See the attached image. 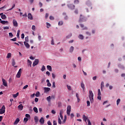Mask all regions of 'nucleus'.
I'll return each mask as SVG.
<instances>
[{"mask_svg": "<svg viewBox=\"0 0 125 125\" xmlns=\"http://www.w3.org/2000/svg\"><path fill=\"white\" fill-rule=\"evenodd\" d=\"M94 96V95L93 94V92H92V91L89 90L88 97H89V100L90 101V103H91V104L93 103V102L94 101V100L93 99Z\"/></svg>", "mask_w": 125, "mask_h": 125, "instance_id": "1", "label": "nucleus"}, {"mask_svg": "<svg viewBox=\"0 0 125 125\" xmlns=\"http://www.w3.org/2000/svg\"><path fill=\"white\" fill-rule=\"evenodd\" d=\"M5 113V106L4 105H2L1 108L0 109V114L2 115Z\"/></svg>", "mask_w": 125, "mask_h": 125, "instance_id": "2", "label": "nucleus"}, {"mask_svg": "<svg viewBox=\"0 0 125 125\" xmlns=\"http://www.w3.org/2000/svg\"><path fill=\"white\" fill-rule=\"evenodd\" d=\"M71 109H72V107H71V105H68L67 107V110H66V114L67 116H70Z\"/></svg>", "mask_w": 125, "mask_h": 125, "instance_id": "3", "label": "nucleus"}, {"mask_svg": "<svg viewBox=\"0 0 125 125\" xmlns=\"http://www.w3.org/2000/svg\"><path fill=\"white\" fill-rule=\"evenodd\" d=\"M21 74H22V69L20 68L16 75L17 78H20Z\"/></svg>", "mask_w": 125, "mask_h": 125, "instance_id": "4", "label": "nucleus"}, {"mask_svg": "<svg viewBox=\"0 0 125 125\" xmlns=\"http://www.w3.org/2000/svg\"><path fill=\"white\" fill-rule=\"evenodd\" d=\"M83 121H84L86 124H87V123L86 121H88V120H89V119H88V117L85 116V115L84 114L83 115Z\"/></svg>", "mask_w": 125, "mask_h": 125, "instance_id": "5", "label": "nucleus"}, {"mask_svg": "<svg viewBox=\"0 0 125 125\" xmlns=\"http://www.w3.org/2000/svg\"><path fill=\"white\" fill-rule=\"evenodd\" d=\"M39 59H35L33 63V67H35V66H37V65L39 64Z\"/></svg>", "mask_w": 125, "mask_h": 125, "instance_id": "6", "label": "nucleus"}, {"mask_svg": "<svg viewBox=\"0 0 125 125\" xmlns=\"http://www.w3.org/2000/svg\"><path fill=\"white\" fill-rule=\"evenodd\" d=\"M13 25L14 27H18V22H17L16 20H13Z\"/></svg>", "mask_w": 125, "mask_h": 125, "instance_id": "7", "label": "nucleus"}, {"mask_svg": "<svg viewBox=\"0 0 125 125\" xmlns=\"http://www.w3.org/2000/svg\"><path fill=\"white\" fill-rule=\"evenodd\" d=\"M81 86L83 91V92H84V91H85V87L84 86V83H83V82H82L81 83Z\"/></svg>", "mask_w": 125, "mask_h": 125, "instance_id": "8", "label": "nucleus"}, {"mask_svg": "<svg viewBox=\"0 0 125 125\" xmlns=\"http://www.w3.org/2000/svg\"><path fill=\"white\" fill-rule=\"evenodd\" d=\"M67 6L69 9H75V6L74 4H68Z\"/></svg>", "mask_w": 125, "mask_h": 125, "instance_id": "9", "label": "nucleus"}, {"mask_svg": "<svg viewBox=\"0 0 125 125\" xmlns=\"http://www.w3.org/2000/svg\"><path fill=\"white\" fill-rule=\"evenodd\" d=\"M83 19H84V17L82 15H81L79 21V23H81V22H83Z\"/></svg>", "mask_w": 125, "mask_h": 125, "instance_id": "10", "label": "nucleus"}, {"mask_svg": "<svg viewBox=\"0 0 125 125\" xmlns=\"http://www.w3.org/2000/svg\"><path fill=\"white\" fill-rule=\"evenodd\" d=\"M39 122L41 125H43L44 124V119H43V117H42L39 120Z\"/></svg>", "mask_w": 125, "mask_h": 125, "instance_id": "11", "label": "nucleus"}, {"mask_svg": "<svg viewBox=\"0 0 125 125\" xmlns=\"http://www.w3.org/2000/svg\"><path fill=\"white\" fill-rule=\"evenodd\" d=\"M15 64H16V63L15 62V60L13 59L12 62V66H13V67H15V68H17L18 66L15 65Z\"/></svg>", "mask_w": 125, "mask_h": 125, "instance_id": "12", "label": "nucleus"}, {"mask_svg": "<svg viewBox=\"0 0 125 125\" xmlns=\"http://www.w3.org/2000/svg\"><path fill=\"white\" fill-rule=\"evenodd\" d=\"M44 90L45 93H47L49 91H50V88L49 87H44Z\"/></svg>", "mask_w": 125, "mask_h": 125, "instance_id": "13", "label": "nucleus"}, {"mask_svg": "<svg viewBox=\"0 0 125 125\" xmlns=\"http://www.w3.org/2000/svg\"><path fill=\"white\" fill-rule=\"evenodd\" d=\"M28 19H30V20H33V16H32V14H31V13H28Z\"/></svg>", "mask_w": 125, "mask_h": 125, "instance_id": "14", "label": "nucleus"}, {"mask_svg": "<svg viewBox=\"0 0 125 125\" xmlns=\"http://www.w3.org/2000/svg\"><path fill=\"white\" fill-rule=\"evenodd\" d=\"M2 82L3 83V85L4 86H6L7 85V83H6V81H5L4 79H2Z\"/></svg>", "mask_w": 125, "mask_h": 125, "instance_id": "15", "label": "nucleus"}, {"mask_svg": "<svg viewBox=\"0 0 125 125\" xmlns=\"http://www.w3.org/2000/svg\"><path fill=\"white\" fill-rule=\"evenodd\" d=\"M24 45H25V46L27 48H30V44H29V43H28L27 42H24Z\"/></svg>", "mask_w": 125, "mask_h": 125, "instance_id": "16", "label": "nucleus"}, {"mask_svg": "<svg viewBox=\"0 0 125 125\" xmlns=\"http://www.w3.org/2000/svg\"><path fill=\"white\" fill-rule=\"evenodd\" d=\"M1 24H3V25H5V24H6L7 25L8 24V21H1Z\"/></svg>", "mask_w": 125, "mask_h": 125, "instance_id": "17", "label": "nucleus"}, {"mask_svg": "<svg viewBox=\"0 0 125 125\" xmlns=\"http://www.w3.org/2000/svg\"><path fill=\"white\" fill-rule=\"evenodd\" d=\"M19 122H20V119H19V118H17L14 123V125H17Z\"/></svg>", "mask_w": 125, "mask_h": 125, "instance_id": "18", "label": "nucleus"}, {"mask_svg": "<svg viewBox=\"0 0 125 125\" xmlns=\"http://www.w3.org/2000/svg\"><path fill=\"white\" fill-rule=\"evenodd\" d=\"M47 69L50 72H51L52 71V67H51V66L50 65H47Z\"/></svg>", "mask_w": 125, "mask_h": 125, "instance_id": "19", "label": "nucleus"}, {"mask_svg": "<svg viewBox=\"0 0 125 125\" xmlns=\"http://www.w3.org/2000/svg\"><path fill=\"white\" fill-rule=\"evenodd\" d=\"M18 108L19 109V110H23V105L22 104H20L18 106Z\"/></svg>", "mask_w": 125, "mask_h": 125, "instance_id": "20", "label": "nucleus"}, {"mask_svg": "<svg viewBox=\"0 0 125 125\" xmlns=\"http://www.w3.org/2000/svg\"><path fill=\"white\" fill-rule=\"evenodd\" d=\"M34 121L36 124H37V123H39V118H38V116H35L34 117Z\"/></svg>", "mask_w": 125, "mask_h": 125, "instance_id": "21", "label": "nucleus"}, {"mask_svg": "<svg viewBox=\"0 0 125 125\" xmlns=\"http://www.w3.org/2000/svg\"><path fill=\"white\" fill-rule=\"evenodd\" d=\"M103 87H104V82H102L101 84V90H103Z\"/></svg>", "mask_w": 125, "mask_h": 125, "instance_id": "22", "label": "nucleus"}, {"mask_svg": "<svg viewBox=\"0 0 125 125\" xmlns=\"http://www.w3.org/2000/svg\"><path fill=\"white\" fill-rule=\"evenodd\" d=\"M1 18L3 20H5V19L6 18V16L5 15H2L1 16Z\"/></svg>", "mask_w": 125, "mask_h": 125, "instance_id": "23", "label": "nucleus"}, {"mask_svg": "<svg viewBox=\"0 0 125 125\" xmlns=\"http://www.w3.org/2000/svg\"><path fill=\"white\" fill-rule=\"evenodd\" d=\"M74 46H71L69 49L70 52H73V51H74Z\"/></svg>", "mask_w": 125, "mask_h": 125, "instance_id": "24", "label": "nucleus"}, {"mask_svg": "<svg viewBox=\"0 0 125 125\" xmlns=\"http://www.w3.org/2000/svg\"><path fill=\"white\" fill-rule=\"evenodd\" d=\"M33 111H34L35 113H38V108H37V107L36 106H34L33 108Z\"/></svg>", "mask_w": 125, "mask_h": 125, "instance_id": "25", "label": "nucleus"}, {"mask_svg": "<svg viewBox=\"0 0 125 125\" xmlns=\"http://www.w3.org/2000/svg\"><path fill=\"white\" fill-rule=\"evenodd\" d=\"M18 95H19V92L17 93L16 94H13V97H14V98H16V97H17V96H18Z\"/></svg>", "mask_w": 125, "mask_h": 125, "instance_id": "26", "label": "nucleus"}, {"mask_svg": "<svg viewBox=\"0 0 125 125\" xmlns=\"http://www.w3.org/2000/svg\"><path fill=\"white\" fill-rule=\"evenodd\" d=\"M46 99L48 102H50V100H51V97L49 96L46 98Z\"/></svg>", "mask_w": 125, "mask_h": 125, "instance_id": "27", "label": "nucleus"}, {"mask_svg": "<svg viewBox=\"0 0 125 125\" xmlns=\"http://www.w3.org/2000/svg\"><path fill=\"white\" fill-rule=\"evenodd\" d=\"M27 62L28 63V66L32 67V62H31L29 60H28Z\"/></svg>", "mask_w": 125, "mask_h": 125, "instance_id": "28", "label": "nucleus"}, {"mask_svg": "<svg viewBox=\"0 0 125 125\" xmlns=\"http://www.w3.org/2000/svg\"><path fill=\"white\" fill-rule=\"evenodd\" d=\"M15 7V4L14 3L11 7V8L9 9L8 10H7V11H9V10H12L13 8Z\"/></svg>", "mask_w": 125, "mask_h": 125, "instance_id": "29", "label": "nucleus"}, {"mask_svg": "<svg viewBox=\"0 0 125 125\" xmlns=\"http://www.w3.org/2000/svg\"><path fill=\"white\" fill-rule=\"evenodd\" d=\"M118 67L120 68V69H125V66L121 64H118Z\"/></svg>", "mask_w": 125, "mask_h": 125, "instance_id": "30", "label": "nucleus"}, {"mask_svg": "<svg viewBox=\"0 0 125 125\" xmlns=\"http://www.w3.org/2000/svg\"><path fill=\"white\" fill-rule=\"evenodd\" d=\"M78 38L80 40H83V35H79V36H78Z\"/></svg>", "mask_w": 125, "mask_h": 125, "instance_id": "31", "label": "nucleus"}, {"mask_svg": "<svg viewBox=\"0 0 125 125\" xmlns=\"http://www.w3.org/2000/svg\"><path fill=\"white\" fill-rule=\"evenodd\" d=\"M25 41L26 42H29V37L28 36H27L25 38Z\"/></svg>", "mask_w": 125, "mask_h": 125, "instance_id": "32", "label": "nucleus"}, {"mask_svg": "<svg viewBox=\"0 0 125 125\" xmlns=\"http://www.w3.org/2000/svg\"><path fill=\"white\" fill-rule=\"evenodd\" d=\"M66 120H67V117H66V116H65L64 118L62 121V124H65V123H66Z\"/></svg>", "mask_w": 125, "mask_h": 125, "instance_id": "33", "label": "nucleus"}, {"mask_svg": "<svg viewBox=\"0 0 125 125\" xmlns=\"http://www.w3.org/2000/svg\"><path fill=\"white\" fill-rule=\"evenodd\" d=\"M36 97H39L40 96V92L37 91L35 94Z\"/></svg>", "mask_w": 125, "mask_h": 125, "instance_id": "34", "label": "nucleus"}, {"mask_svg": "<svg viewBox=\"0 0 125 125\" xmlns=\"http://www.w3.org/2000/svg\"><path fill=\"white\" fill-rule=\"evenodd\" d=\"M45 70V66L44 65H42V68H41V71L43 72Z\"/></svg>", "mask_w": 125, "mask_h": 125, "instance_id": "35", "label": "nucleus"}, {"mask_svg": "<svg viewBox=\"0 0 125 125\" xmlns=\"http://www.w3.org/2000/svg\"><path fill=\"white\" fill-rule=\"evenodd\" d=\"M20 35V30H18L17 32V38H19Z\"/></svg>", "mask_w": 125, "mask_h": 125, "instance_id": "36", "label": "nucleus"}, {"mask_svg": "<svg viewBox=\"0 0 125 125\" xmlns=\"http://www.w3.org/2000/svg\"><path fill=\"white\" fill-rule=\"evenodd\" d=\"M58 123L60 125H61V124H62V121H61V119H60V117L58 118Z\"/></svg>", "mask_w": 125, "mask_h": 125, "instance_id": "37", "label": "nucleus"}, {"mask_svg": "<svg viewBox=\"0 0 125 125\" xmlns=\"http://www.w3.org/2000/svg\"><path fill=\"white\" fill-rule=\"evenodd\" d=\"M71 37H72V33L69 34L68 35H67L66 38L67 39H70V38H71Z\"/></svg>", "mask_w": 125, "mask_h": 125, "instance_id": "38", "label": "nucleus"}, {"mask_svg": "<svg viewBox=\"0 0 125 125\" xmlns=\"http://www.w3.org/2000/svg\"><path fill=\"white\" fill-rule=\"evenodd\" d=\"M29 121V119L27 118H24L23 119V122L24 123H27V122Z\"/></svg>", "mask_w": 125, "mask_h": 125, "instance_id": "39", "label": "nucleus"}, {"mask_svg": "<svg viewBox=\"0 0 125 125\" xmlns=\"http://www.w3.org/2000/svg\"><path fill=\"white\" fill-rule=\"evenodd\" d=\"M11 57V53H8L7 58H10Z\"/></svg>", "mask_w": 125, "mask_h": 125, "instance_id": "40", "label": "nucleus"}, {"mask_svg": "<svg viewBox=\"0 0 125 125\" xmlns=\"http://www.w3.org/2000/svg\"><path fill=\"white\" fill-rule=\"evenodd\" d=\"M120 102H121V99H118L117 100V105H119V104H120Z\"/></svg>", "mask_w": 125, "mask_h": 125, "instance_id": "41", "label": "nucleus"}, {"mask_svg": "<svg viewBox=\"0 0 125 125\" xmlns=\"http://www.w3.org/2000/svg\"><path fill=\"white\" fill-rule=\"evenodd\" d=\"M63 113H64V110L63 109H61L60 111V115H62V114H63Z\"/></svg>", "mask_w": 125, "mask_h": 125, "instance_id": "42", "label": "nucleus"}, {"mask_svg": "<svg viewBox=\"0 0 125 125\" xmlns=\"http://www.w3.org/2000/svg\"><path fill=\"white\" fill-rule=\"evenodd\" d=\"M58 24L59 26H62L63 25V21H59Z\"/></svg>", "mask_w": 125, "mask_h": 125, "instance_id": "43", "label": "nucleus"}, {"mask_svg": "<svg viewBox=\"0 0 125 125\" xmlns=\"http://www.w3.org/2000/svg\"><path fill=\"white\" fill-rule=\"evenodd\" d=\"M98 95H101V91H100V89H98Z\"/></svg>", "mask_w": 125, "mask_h": 125, "instance_id": "44", "label": "nucleus"}, {"mask_svg": "<svg viewBox=\"0 0 125 125\" xmlns=\"http://www.w3.org/2000/svg\"><path fill=\"white\" fill-rule=\"evenodd\" d=\"M87 106H90V102H89V101H87Z\"/></svg>", "mask_w": 125, "mask_h": 125, "instance_id": "45", "label": "nucleus"}, {"mask_svg": "<svg viewBox=\"0 0 125 125\" xmlns=\"http://www.w3.org/2000/svg\"><path fill=\"white\" fill-rule=\"evenodd\" d=\"M32 29L33 30V31H35L36 30V26L35 25H32Z\"/></svg>", "mask_w": 125, "mask_h": 125, "instance_id": "46", "label": "nucleus"}, {"mask_svg": "<svg viewBox=\"0 0 125 125\" xmlns=\"http://www.w3.org/2000/svg\"><path fill=\"white\" fill-rule=\"evenodd\" d=\"M8 29H9V27L8 26L3 27V30H8Z\"/></svg>", "mask_w": 125, "mask_h": 125, "instance_id": "47", "label": "nucleus"}, {"mask_svg": "<svg viewBox=\"0 0 125 125\" xmlns=\"http://www.w3.org/2000/svg\"><path fill=\"white\" fill-rule=\"evenodd\" d=\"M88 123V125H91V122H90V120L89 119L88 121H87Z\"/></svg>", "mask_w": 125, "mask_h": 125, "instance_id": "48", "label": "nucleus"}, {"mask_svg": "<svg viewBox=\"0 0 125 125\" xmlns=\"http://www.w3.org/2000/svg\"><path fill=\"white\" fill-rule=\"evenodd\" d=\"M67 89H68V90H71V86H69V85H67Z\"/></svg>", "mask_w": 125, "mask_h": 125, "instance_id": "49", "label": "nucleus"}, {"mask_svg": "<svg viewBox=\"0 0 125 125\" xmlns=\"http://www.w3.org/2000/svg\"><path fill=\"white\" fill-rule=\"evenodd\" d=\"M79 2V0H74V3H76V4H78Z\"/></svg>", "mask_w": 125, "mask_h": 125, "instance_id": "50", "label": "nucleus"}, {"mask_svg": "<svg viewBox=\"0 0 125 125\" xmlns=\"http://www.w3.org/2000/svg\"><path fill=\"white\" fill-rule=\"evenodd\" d=\"M9 37H11V38H12V37H13V34H12V33L10 32L9 33Z\"/></svg>", "mask_w": 125, "mask_h": 125, "instance_id": "51", "label": "nucleus"}, {"mask_svg": "<svg viewBox=\"0 0 125 125\" xmlns=\"http://www.w3.org/2000/svg\"><path fill=\"white\" fill-rule=\"evenodd\" d=\"M16 40H17V39L16 38L11 39L10 41H12V42H16Z\"/></svg>", "mask_w": 125, "mask_h": 125, "instance_id": "52", "label": "nucleus"}, {"mask_svg": "<svg viewBox=\"0 0 125 125\" xmlns=\"http://www.w3.org/2000/svg\"><path fill=\"white\" fill-rule=\"evenodd\" d=\"M49 19H50V20H54V17H53V16H51L49 17Z\"/></svg>", "mask_w": 125, "mask_h": 125, "instance_id": "53", "label": "nucleus"}, {"mask_svg": "<svg viewBox=\"0 0 125 125\" xmlns=\"http://www.w3.org/2000/svg\"><path fill=\"white\" fill-rule=\"evenodd\" d=\"M46 25L47 26V28H49V27H50V24L49 23H48V22H46Z\"/></svg>", "mask_w": 125, "mask_h": 125, "instance_id": "54", "label": "nucleus"}, {"mask_svg": "<svg viewBox=\"0 0 125 125\" xmlns=\"http://www.w3.org/2000/svg\"><path fill=\"white\" fill-rule=\"evenodd\" d=\"M51 42V44L54 45V41H53V37H52V41Z\"/></svg>", "mask_w": 125, "mask_h": 125, "instance_id": "55", "label": "nucleus"}, {"mask_svg": "<svg viewBox=\"0 0 125 125\" xmlns=\"http://www.w3.org/2000/svg\"><path fill=\"white\" fill-rule=\"evenodd\" d=\"M70 116H71V119H73V118H74V117H75V115H74L73 113H71L70 114Z\"/></svg>", "mask_w": 125, "mask_h": 125, "instance_id": "56", "label": "nucleus"}, {"mask_svg": "<svg viewBox=\"0 0 125 125\" xmlns=\"http://www.w3.org/2000/svg\"><path fill=\"white\" fill-rule=\"evenodd\" d=\"M51 113L52 114H56V111H55L54 110H52Z\"/></svg>", "mask_w": 125, "mask_h": 125, "instance_id": "57", "label": "nucleus"}, {"mask_svg": "<svg viewBox=\"0 0 125 125\" xmlns=\"http://www.w3.org/2000/svg\"><path fill=\"white\" fill-rule=\"evenodd\" d=\"M98 99H99V100H101V95H98Z\"/></svg>", "mask_w": 125, "mask_h": 125, "instance_id": "58", "label": "nucleus"}, {"mask_svg": "<svg viewBox=\"0 0 125 125\" xmlns=\"http://www.w3.org/2000/svg\"><path fill=\"white\" fill-rule=\"evenodd\" d=\"M74 13H75V14H78L79 13L78 9H76L74 11Z\"/></svg>", "mask_w": 125, "mask_h": 125, "instance_id": "59", "label": "nucleus"}, {"mask_svg": "<svg viewBox=\"0 0 125 125\" xmlns=\"http://www.w3.org/2000/svg\"><path fill=\"white\" fill-rule=\"evenodd\" d=\"M25 117H26V118H30V115H29V114H25Z\"/></svg>", "mask_w": 125, "mask_h": 125, "instance_id": "60", "label": "nucleus"}, {"mask_svg": "<svg viewBox=\"0 0 125 125\" xmlns=\"http://www.w3.org/2000/svg\"><path fill=\"white\" fill-rule=\"evenodd\" d=\"M24 38H25V34H24V33H22L21 34V39H24Z\"/></svg>", "mask_w": 125, "mask_h": 125, "instance_id": "61", "label": "nucleus"}, {"mask_svg": "<svg viewBox=\"0 0 125 125\" xmlns=\"http://www.w3.org/2000/svg\"><path fill=\"white\" fill-rule=\"evenodd\" d=\"M53 125H57V122L56 121H53Z\"/></svg>", "mask_w": 125, "mask_h": 125, "instance_id": "62", "label": "nucleus"}, {"mask_svg": "<svg viewBox=\"0 0 125 125\" xmlns=\"http://www.w3.org/2000/svg\"><path fill=\"white\" fill-rule=\"evenodd\" d=\"M28 85H25L23 87V89H26V88H27L28 87Z\"/></svg>", "mask_w": 125, "mask_h": 125, "instance_id": "63", "label": "nucleus"}, {"mask_svg": "<svg viewBox=\"0 0 125 125\" xmlns=\"http://www.w3.org/2000/svg\"><path fill=\"white\" fill-rule=\"evenodd\" d=\"M22 16H23V17H27V16H28V15H27V13H25L24 14L22 15Z\"/></svg>", "mask_w": 125, "mask_h": 125, "instance_id": "64", "label": "nucleus"}]
</instances>
